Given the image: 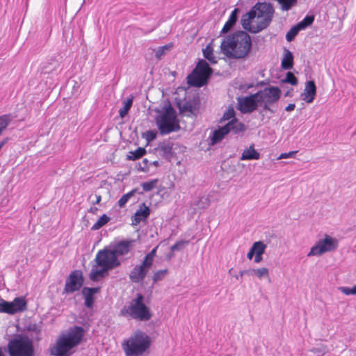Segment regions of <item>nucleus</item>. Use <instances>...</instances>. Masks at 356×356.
<instances>
[{"label":"nucleus","mask_w":356,"mask_h":356,"mask_svg":"<svg viewBox=\"0 0 356 356\" xmlns=\"http://www.w3.org/2000/svg\"><path fill=\"white\" fill-rule=\"evenodd\" d=\"M252 47L250 36L243 31H236L225 38L220 44L221 51L229 58H244Z\"/></svg>","instance_id":"1"},{"label":"nucleus","mask_w":356,"mask_h":356,"mask_svg":"<svg viewBox=\"0 0 356 356\" xmlns=\"http://www.w3.org/2000/svg\"><path fill=\"white\" fill-rule=\"evenodd\" d=\"M151 345V337L137 330L122 341V348L126 356H142L149 352Z\"/></svg>","instance_id":"2"},{"label":"nucleus","mask_w":356,"mask_h":356,"mask_svg":"<svg viewBox=\"0 0 356 356\" xmlns=\"http://www.w3.org/2000/svg\"><path fill=\"white\" fill-rule=\"evenodd\" d=\"M84 336V330L81 327L74 326L61 333L56 343L51 350V355H66L72 348L77 346Z\"/></svg>","instance_id":"3"},{"label":"nucleus","mask_w":356,"mask_h":356,"mask_svg":"<svg viewBox=\"0 0 356 356\" xmlns=\"http://www.w3.org/2000/svg\"><path fill=\"white\" fill-rule=\"evenodd\" d=\"M156 122L161 135L168 134L180 129L176 111L171 105H169L163 113L156 117Z\"/></svg>","instance_id":"4"},{"label":"nucleus","mask_w":356,"mask_h":356,"mask_svg":"<svg viewBox=\"0 0 356 356\" xmlns=\"http://www.w3.org/2000/svg\"><path fill=\"white\" fill-rule=\"evenodd\" d=\"M211 74L212 69L206 60L201 59L192 73L187 76V83L191 86L202 87L207 84Z\"/></svg>","instance_id":"5"},{"label":"nucleus","mask_w":356,"mask_h":356,"mask_svg":"<svg viewBox=\"0 0 356 356\" xmlns=\"http://www.w3.org/2000/svg\"><path fill=\"white\" fill-rule=\"evenodd\" d=\"M8 348L10 356H34L33 341L27 337L10 340Z\"/></svg>","instance_id":"6"},{"label":"nucleus","mask_w":356,"mask_h":356,"mask_svg":"<svg viewBox=\"0 0 356 356\" xmlns=\"http://www.w3.org/2000/svg\"><path fill=\"white\" fill-rule=\"evenodd\" d=\"M256 14L255 17L261 19L259 22V29L257 31H263L266 29L272 22L274 8L271 3L267 2H258L252 8Z\"/></svg>","instance_id":"7"},{"label":"nucleus","mask_w":356,"mask_h":356,"mask_svg":"<svg viewBox=\"0 0 356 356\" xmlns=\"http://www.w3.org/2000/svg\"><path fill=\"white\" fill-rule=\"evenodd\" d=\"M338 248L337 239L332 238L330 235L325 234L323 239H320L318 242L311 248L310 251L307 253V257L320 256L325 252H332Z\"/></svg>","instance_id":"8"},{"label":"nucleus","mask_w":356,"mask_h":356,"mask_svg":"<svg viewBox=\"0 0 356 356\" xmlns=\"http://www.w3.org/2000/svg\"><path fill=\"white\" fill-rule=\"evenodd\" d=\"M95 261L97 266L108 270L118 267L121 264L112 250L107 248L99 250L96 254Z\"/></svg>","instance_id":"9"},{"label":"nucleus","mask_w":356,"mask_h":356,"mask_svg":"<svg viewBox=\"0 0 356 356\" xmlns=\"http://www.w3.org/2000/svg\"><path fill=\"white\" fill-rule=\"evenodd\" d=\"M83 273L79 270H75L70 273L66 280L63 293H72L79 291L83 284Z\"/></svg>","instance_id":"10"},{"label":"nucleus","mask_w":356,"mask_h":356,"mask_svg":"<svg viewBox=\"0 0 356 356\" xmlns=\"http://www.w3.org/2000/svg\"><path fill=\"white\" fill-rule=\"evenodd\" d=\"M260 104H274L277 102L281 95V90L278 87L270 86L257 92Z\"/></svg>","instance_id":"11"},{"label":"nucleus","mask_w":356,"mask_h":356,"mask_svg":"<svg viewBox=\"0 0 356 356\" xmlns=\"http://www.w3.org/2000/svg\"><path fill=\"white\" fill-rule=\"evenodd\" d=\"M24 297L15 298L12 302L0 299V312H24L27 309Z\"/></svg>","instance_id":"12"},{"label":"nucleus","mask_w":356,"mask_h":356,"mask_svg":"<svg viewBox=\"0 0 356 356\" xmlns=\"http://www.w3.org/2000/svg\"><path fill=\"white\" fill-rule=\"evenodd\" d=\"M260 104L257 92L241 99L238 104L240 110L243 113L253 112Z\"/></svg>","instance_id":"13"},{"label":"nucleus","mask_w":356,"mask_h":356,"mask_svg":"<svg viewBox=\"0 0 356 356\" xmlns=\"http://www.w3.org/2000/svg\"><path fill=\"white\" fill-rule=\"evenodd\" d=\"M255 13L250 9L249 12L242 16L241 24L243 28L252 33H257L261 31H256L259 29V22H258L256 25L252 24V21L255 18Z\"/></svg>","instance_id":"14"},{"label":"nucleus","mask_w":356,"mask_h":356,"mask_svg":"<svg viewBox=\"0 0 356 356\" xmlns=\"http://www.w3.org/2000/svg\"><path fill=\"white\" fill-rule=\"evenodd\" d=\"M134 241H121L114 245L113 248L112 249V251L114 252L117 258H118V257L120 256H124L131 251V250L134 247Z\"/></svg>","instance_id":"15"},{"label":"nucleus","mask_w":356,"mask_h":356,"mask_svg":"<svg viewBox=\"0 0 356 356\" xmlns=\"http://www.w3.org/2000/svg\"><path fill=\"white\" fill-rule=\"evenodd\" d=\"M316 94V86L314 81H308L305 83L301 99L307 103L313 102Z\"/></svg>","instance_id":"16"},{"label":"nucleus","mask_w":356,"mask_h":356,"mask_svg":"<svg viewBox=\"0 0 356 356\" xmlns=\"http://www.w3.org/2000/svg\"><path fill=\"white\" fill-rule=\"evenodd\" d=\"M150 214L149 208L145 203L140 205L139 209L136 211L132 218V224L137 225L141 221H145Z\"/></svg>","instance_id":"17"},{"label":"nucleus","mask_w":356,"mask_h":356,"mask_svg":"<svg viewBox=\"0 0 356 356\" xmlns=\"http://www.w3.org/2000/svg\"><path fill=\"white\" fill-rule=\"evenodd\" d=\"M100 291L99 287H83L82 289V294L84 297L85 300V305L89 308L91 309L93 307L95 298L94 296L95 293H99Z\"/></svg>","instance_id":"18"},{"label":"nucleus","mask_w":356,"mask_h":356,"mask_svg":"<svg viewBox=\"0 0 356 356\" xmlns=\"http://www.w3.org/2000/svg\"><path fill=\"white\" fill-rule=\"evenodd\" d=\"M147 272L148 269H146L142 265L136 266L130 272L129 278L133 282L139 283L144 280Z\"/></svg>","instance_id":"19"},{"label":"nucleus","mask_w":356,"mask_h":356,"mask_svg":"<svg viewBox=\"0 0 356 356\" xmlns=\"http://www.w3.org/2000/svg\"><path fill=\"white\" fill-rule=\"evenodd\" d=\"M143 296L138 293L136 298L131 301L130 312H148L147 307L143 302Z\"/></svg>","instance_id":"20"},{"label":"nucleus","mask_w":356,"mask_h":356,"mask_svg":"<svg viewBox=\"0 0 356 356\" xmlns=\"http://www.w3.org/2000/svg\"><path fill=\"white\" fill-rule=\"evenodd\" d=\"M225 126H228L229 133H232L234 134H238L245 131L246 129L245 125L239 122L237 119L232 120L228 122Z\"/></svg>","instance_id":"21"},{"label":"nucleus","mask_w":356,"mask_h":356,"mask_svg":"<svg viewBox=\"0 0 356 356\" xmlns=\"http://www.w3.org/2000/svg\"><path fill=\"white\" fill-rule=\"evenodd\" d=\"M259 159L260 154L254 149V145H252L248 148L244 149L240 158L241 161L258 160Z\"/></svg>","instance_id":"22"},{"label":"nucleus","mask_w":356,"mask_h":356,"mask_svg":"<svg viewBox=\"0 0 356 356\" xmlns=\"http://www.w3.org/2000/svg\"><path fill=\"white\" fill-rule=\"evenodd\" d=\"M229 134L228 126L224 125L220 129L215 130L211 136V143L216 144L221 141L224 136Z\"/></svg>","instance_id":"23"},{"label":"nucleus","mask_w":356,"mask_h":356,"mask_svg":"<svg viewBox=\"0 0 356 356\" xmlns=\"http://www.w3.org/2000/svg\"><path fill=\"white\" fill-rule=\"evenodd\" d=\"M238 10L237 8L234 9L230 14L228 20L225 24L224 26L222 29L221 33H227L236 24L237 21V13Z\"/></svg>","instance_id":"24"},{"label":"nucleus","mask_w":356,"mask_h":356,"mask_svg":"<svg viewBox=\"0 0 356 356\" xmlns=\"http://www.w3.org/2000/svg\"><path fill=\"white\" fill-rule=\"evenodd\" d=\"M293 56L292 53L290 51L285 49L284 56L281 63L282 67L284 70H290L293 67Z\"/></svg>","instance_id":"25"},{"label":"nucleus","mask_w":356,"mask_h":356,"mask_svg":"<svg viewBox=\"0 0 356 356\" xmlns=\"http://www.w3.org/2000/svg\"><path fill=\"white\" fill-rule=\"evenodd\" d=\"M108 270L104 269V268H101V269H97V266L92 267L90 273V279L92 281H97L99 278L104 277L105 274Z\"/></svg>","instance_id":"26"},{"label":"nucleus","mask_w":356,"mask_h":356,"mask_svg":"<svg viewBox=\"0 0 356 356\" xmlns=\"http://www.w3.org/2000/svg\"><path fill=\"white\" fill-rule=\"evenodd\" d=\"M14 118L12 114H5L0 116V136Z\"/></svg>","instance_id":"27"},{"label":"nucleus","mask_w":356,"mask_h":356,"mask_svg":"<svg viewBox=\"0 0 356 356\" xmlns=\"http://www.w3.org/2000/svg\"><path fill=\"white\" fill-rule=\"evenodd\" d=\"M173 144L170 142H163L160 144L159 149L165 157H170L172 154Z\"/></svg>","instance_id":"28"},{"label":"nucleus","mask_w":356,"mask_h":356,"mask_svg":"<svg viewBox=\"0 0 356 356\" xmlns=\"http://www.w3.org/2000/svg\"><path fill=\"white\" fill-rule=\"evenodd\" d=\"M146 153V150L143 147H138L134 151H131L127 155V159L134 161L142 157Z\"/></svg>","instance_id":"29"},{"label":"nucleus","mask_w":356,"mask_h":356,"mask_svg":"<svg viewBox=\"0 0 356 356\" xmlns=\"http://www.w3.org/2000/svg\"><path fill=\"white\" fill-rule=\"evenodd\" d=\"M252 251L254 254H262L265 252L266 245L261 241L254 242L252 245Z\"/></svg>","instance_id":"30"},{"label":"nucleus","mask_w":356,"mask_h":356,"mask_svg":"<svg viewBox=\"0 0 356 356\" xmlns=\"http://www.w3.org/2000/svg\"><path fill=\"white\" fill-rule=\"evenodd\" d=\"M203 55L211 63L215 64L217 60L213 54V48L209 44L203 49Z\"/></svg>","instance_id":"31"},{"label":"nucleus","mask_w":356,"mask_h":356,"mask_svg":"<svg viewBox=\"0 0 356 356\" xmlns=\"http://www.w3.org/2000/svg\"><path fill=\"white\" fill-rule=\"evenodd\" d=\"M314 21V17L313 15H307L301 22L298 23L296 25L299 29L303 30L312 25Z\"/></svg>","instance_id":"32"},{"label":"nucleus","mask_w":356,"mask_h":356,"mask_svg":"<svg viewBox=\"0 0 356 356\" xmlns=\"http://www.w3.org/2000/svg\"><path fill=\"white\" fill-rule=\"evenodd\" d=\"M124 103V106L119 110L120 116L123 118L129 112L133 103V97L127 99Z\"/></svg>","instance_id":"33"},{"label":"nucleus","mask_w":356,"mask_h":356,"mask_svg":"<svg viewBox=\"0 0 356 356\" xmlns=\"http://www.w3.org/2000/svg\"><path fill=\"white\" fill-rule=\"evenodd\" d=\"M131 318L139 321H146L151 318L152 313H128Z\"/></svg>","instance_id":"34"},{"label":"nucleus","mask_w":356,"mask_h":356,"mask_svg":"<svg viewBox=\"0 0 356 356\" xmlns=\"http://www.w3.org/2000/svg\"><path fill=\"white\" fill-rule=\"evenodd\" d=\"M173 44L172 43L167 44L164 46L159 47L155 51V56L158 60H161L162 56L165 54L166 51H170Z\"/></svg>","instance_id":"35"},{"label":"nucleus","mask_w":356,"mask_h":356,"mask_svg":"<svg viewBox=\"0 0 356 356\" xmlns=\"http://www.w3.org/2000/svg\"><path fill=\"white\" fill-rule=\"evenodd\" d=\"M110 220L106 214L102 215L91 227L92 230H97L105 225Z\"/></svg>","instance_id":"36"},{"label":"nucleus","mask_w":356,"mask_h":356,"mask_svg":"<svg viewBox=\"0 0 356 356\" xmlns=\"http://www.w3.org/2000/svg\"><path fill=\"white\" fill-rule=\"evenodd\" d=\"M281 6L282 10H289L293 6H296L298 0H276Z\"/></svg>","instance_id":"37"},{"label":"nucleus","mask_w":356,"mask_h":356,"mask_svg":"<svg viewBox=\"0 0 356 356\" xmlns=\"http://www.w3.org/2000/svg\"><path fill=\"white\" fill-rule=\"evenodd\" d=\"M58 65H59L56 60H53L52 63H44L42 66V71L44 74H49L56 70Z\"/></svg>","instance_id":"38"},{"label":"nucleus","mask_w":356,"mask_h":356,"mask_svg":"<svg viewBox=\"0 0 356 356\" xmlns=\"http://www.w3.org/2000/svg\"><path fill=\"white\" fill-rule=\"evenodd\" d=\"M236 119L235 118V111L232 107H229L223 114L222 117L220 119V122L225 121H231L232 120Z\"/></svg>","instance_id":"39"},{"label":"nucleus","mask_w":356,"mask_h":356,"mask_svg":"<svg viewBox=\"0 0 356 356\" xmlns=\"http://www.w3.org/2000/svg\"><path fill=\"white\" fill-rule=\"evenodd\" d=\"M158 181L159 180L157 179H154L149 181L142 183L141 186L144 191L149 192L156 186Z\"/></svg>","instance_id":"40"},{"label":"nucleus","mask_w":356,"mask_h":356,"mask_svg":"<svg viewBox=\"0 0 356 356\" xmlns=\"http://www.w3.org/2000/svg\"><path fill=\"white\" fill-rule=\"evenodd\" d=\"M300 31L297 25L293 26L286 34V39L288 42H291Z\"/></svg>","instance_id":"41"},{"label":"nucleus","mask_w":356,"mask_h":356,"mask_svg":"<svg viewBox=\"0 0 356 356\" xmlns=\"http://www.w3.org/2000/svg\"><path fill=\"white\" fill-rule=\"evenodd\" d=\"M253 273L256 275L259 279H261L262 277H269V272L267 268H260L257 269H253Z\"/></svg>","instance_id":"42"},{"label":"nucleus","mask_w":356,"mask_h":356,"mask_svg":"<svg viewBox=\"0 0 356 356\" xmlns=\"http://www.w3.org/2000/svg\"><path fill=\"white\" fill-rule=\"evenodd\" d=\"M135 191L133 190L124 195H123L118 201V205L120 207H124L129 199L134 195Z\"/></svg>","instance_id":"43"},{"label":"nucleus","mask_w":356,"mask_h":356,"mask_svg":"<svg viewBox=\"0 0 356 356\" xmlns=\"http://www.w3.org/2000/svg\"><path fill=\"white\" fill-rule=\"evenodd\" d=\"M282 83H288L293 86H296L298 84V79L292 72H288L286 73L285 79H282Z\"/></svg>","instance_id":"44"},{"label":"nucleus","mask_w":356,"mask_h":356,"mask_svg":"<svg viewBox=\"0 0 356 356\" xmlns=\"http://www.w3.org/2000/svg\"><path fill=\"white\" fill-rule=\"evenodd\" d=\"M168 270L167 269L156 271L153 276L154 282L156 283L159 281L162 280L168 275Z\"/></svg>","instance_id":"45"},{"label":"nucleus","mask_w":356,"mask_h":356,"mask_svg":"<svg viewBox=\"0 0 356 356\" xmlns=\"http://www.w3.org/2000/svg\"><path fill=\"white\" fill-rule=\"evenodd\" d=\"M188 243L189 241L180 240L171 246L170 249L172 252L179 251L184 249Z\"/></svg>","instance_id":"46"},{"label":"nucleus","mask_w":356,"mask_h":356,"mask_svg":"<svg viewBox=\"0 0 356 356\" xmlns=\"http://www.w3.org/2000/svg\"><path fill=\"white\" fill-rule=\"evenodd\" d=\"M210 204V200L207 197H201L197 201V205L199 209H204Z\"/></svg>","instance_id":"47"},{"label":"nucleus","mask_w":356,"mask_h":356,"mask_svg":"<svg viewBox=\"0 0 356 356\" xmlns=\"http://www.w3.org/2000/svg\"><path fill=\"white\" fill-rule=\"evenodd\" d=\"M339 290L346 296L356 295V285L352 288L341 286L339 288Z\"/></svg>","instance_id":"48"},{"label":"nucleus","mask_w":356,"mask_h":356,"mask_svg":"<svg viewBox=\"0 0 356 356\" xmlns=\"http://www.w3.org/2000/svg\"><path fill=\"white\" fill-rule=\"evenodd\" d=\"M181 111L182 112H188L193 114L195 111V106L192 105V104L190 102H186L183 104L182 107L181 108Z\"/></svg>","instance_id":"49"},{"label":"nucleus","mask_w":356,"mask_h":356,"mask_svg":"<svg viewBox=\"0 0 356 356\" xmlns=\"http://www.w3.org/2000/svg\"><path fill=\"white\" fill-rule=\"evenodd\" d=\"M156 134H157V133L156 131L149 130V131H147L144 134V137L145 138L147 141L150 142L156 138Z\"/></svg>","instance_id":"50"},{"label":"nucleus","mask_w":356,"mask_h":356,"mask_svg":"<svg viewBox=\"0 0 356 356\" xmlns=\"http://www.w3.org/2000/svg\"><path fill=\"white\" fill-rule=\"evenodd\" d=\"M153 260L154 259H152L147 254L140 265H142L146 269H148L152 266Z\"/></svg>","instance_id":"51"},{"label":"nucleus","mask_w":356,"mask_h":356,"mask_svg":"<svg viewBox=\"0 0 356 356\" xmlns=\"http://www.w3.org/2000/svg\"><path fill=\"white\" fill-rule=\"evenodd\" d=\"M297 152V151H291L287 153H282L279 156L278 159L293 157Z\"/></svg>","instance_id":"52"},{"label":"nucleus","mask_w":356,"mask_h":356,"mask_svg":"<svg viewBox=\"0 0 356 356\" xmlns=\"http://www.w3.org/2000/svg\"><path fill=\"white\" fill-rule=\"evenodd\" d=\"M244 275H254L253 273V269H248V270H241L240 271V275L241 276H243Z\"/></svg>","instance_id":"53"},{"label":"nucleus","mask_w":356,"mask_h":356,"mask_svg":"<svg viewBox=\"0 0 356 356\" xmlns=\"http://www.w3.org/2000/svg\"><path fill=\"white\" fill-rule=\"evenodd\" d=\"M147 163H148V160L147 159H144L143 160V163L144 164V166H141L140 165L139 170H141L142 171L147 170V169H148V168H147Z\"/></svg>","instance_id":"54"},{"label":"nucleus","mask_w":356,"mask_h":356,"mask_svg":"<svg viewBox=\"0 0 356 356\" xmlns=\"http://www.w3.org/2000/svg\"><path fill=\"white\" fill-rule=\"evenodd\" d=\"M263 104H264V106H263L264 111H268L272 113H274V111L273 109H271L270 107V106L272 105L273 104H267V103H263Z\"/></svg>","instance_id":"55"},{"label":"nucleus","mask_w":356,"mask_h":356,"mask_svg":"<svg viewBox=\"0 0 356 356\" xmlns=\"http://www.w3.org/2000/svg\"><path fill=\"white\" fill-rule=\"evenodd\" d=\"M157 248H158V246H156L154 249H152V250H151V252H149V253L147 254V255H148L149 257H151L152 259H154V257L156 256V250H157Z\"/></svg>","instance_id":"56"},{"label":"nucleus","mask_w":356,"mask_h":356,"mask_svg":"<svg viewBox=\"0 0 356 356\" xmlns=\"http://www.w3.org/2000/svg\"><path fill=\"white\" fill-rule=\"evenodd\" d=\"M296 105L295 104H289L286 108L285 111L287 112L292 111L295 109Z\"/></svg>","instance_id":"57"},{"label":"nucleus","mask_w":356,"mask_h":356,"mask_svg":"<svg viewBox=\"0 0 356 356\" xmlns=\"http://www.w3.org/2000/svg\"><path fill=\"white\" fill-rule=\"evenodd\" d=\"M255 257H254V262L258 264V263H260L261 261H262V254H254Z\"/></svg>","instance_id":"58"},{"label":"nucleus","mask_w":356,"mask_h":356,"mask_svg":"<svg viewBox=\"0 0 356 356\" xmlns=\"http://www.w3.org/2000/svg\"><path fill=\"white\" fill-rule=\"evenodd\" d=\"M254 255V252L252 251V249L251 248L247 254V257L248 259L251 260Z\"/></svg>","instance_id":"59"},{"label":"nucleus","mask_w":356,"mask_h":356,"mask_svg":"<svg viewBox=\"0 0 356 356\" xmlns=\"http://www.w3.org/2000/svg\"><path fill=\"white\" fill-rule=\"evenodd\" d=\"M95 198H96L95 201H94L92 203H93L94 204H99V203L100 202L101 200H102V197H101V195H95Z\"/></svg>","instance_id":"60"},{"label":"nucleus","mask_w":356,"mask_h":356,"mask_svg":"<svg viewBox=\"0 0 356 356\" xmlns=\"http://www.w3.org/2000/svg\"><path fill=\"white\" fill-rule=\"evenodd\" d=\"M97 210V207H91L89 210L90 212L95 213Z\"/></svg>","instance_id":"61"},{"label":"nucleus","mask_w":356,"mask_h":356,"mask_svg":"<svg viewBox=\"0 0 356 356\" xmlns=\"http://www.w3.org/2000/svg\"><path fill=\"white\" fill-rule=\"evenodd\" d=\"M6 141H2L0 143V149L2 148V147L6 144Z\"/></svg>","instance_id":"62"},{"label":"nucleus","mask_w":356,"mask_h":356,"mask_svg":"<svg viewBox=\"0 0 356 356\" xmlns=\"http://www.w3.org/2000/svg\"><path fill=\"white\" fill-rule=\"evenodd\" d=\"M290 92H291L290 91H287V92L285 93L284 96H285V97L290 96V95H291Z\"/></svg>","instance_id":"63"},{"label":"nucleus","mask_w":356,"mask_h":356,"mask_svg":"<svg viewBox=\"0 0 356 356\" xmlns=\"http://www.w3.org/2000/svg\"><path fill=\"white\" fill-rule=\"evenodd\" d=\"M242 277V276H241V275H240V273H239L238 275H236V276H235V278H236V280H238V279H239L240 277Z\"/></svg>","instance_id":"64"}]
</instances>
